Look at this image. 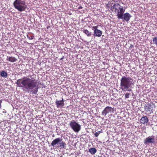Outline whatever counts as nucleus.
Masks as SVG:
<instances>
[{"label": "nucleus", "instance_id": "obj_25", "mask_svg": "<svg viewBox=\"0 0 157 157\" xmlns=\"http://www.w3.org/2000/svg\"><path fill=\"white\" fill-rule=\"evenodd\" d=\"M50 26H48L47 27V29H48L49 28H50Z\"/></svg>", "mask_w": 157, "mask_h": 157}, {"label": "nucleus", "instance_id": "obj_16", "mask_svg": "<svg viewBox=\"0 0 157 157\" xmlns=\"http://www.w3.org/2000/svg\"><path fill=\"white\" fill-rule=\"evenodd\" d=\"M83 32L87 36H90L91 35V33L86 29H84Z\"/></svg>", "mask_w": 157, "mask_h": 157}, {"label": "nucleus", "instance_id": "obj_20", "mask_svg": "<svg viewBox=\"0 0 157 157\" xmlns=\"http://www.w3.org/2000/svg\"><path fill=\"white\" fill-rule=\"evenodd\" d=\"M130 95V94L129 93H126L125 94V97L126 98H129V95Z\"/></svg>", "mask_w": 157, "mask_h": 157}, {"label": "nucleus", "instance_id": "obj_9", "mask_svg": "<svg viewBox=\"0 0 157 157\" xmlns=\"http://www.w3.org/2000/svg\"><path fill=\"white\" fill-rule=\"evenodd\" d=\"M122 17L121 19H124L123 21H125L127 22L129 20L132 16L129 13H126L124 14L123 13Z\"/></svg>", "mask_w": 157, "mask_h": 157}, {"label": "nucleus", "instance_id": "obj_14", "mask_svg": "<svg viewBox=\"0 0 157 157\" xmlns=\"http://www.w3.org/2000/svg\"><path fill=\"white\" fill-rule=\"evenodd\" d=\"M89 152L91 154H94L96 152L97 150L94 147L91 148L89 149Z\"/></svg>", "mask_w": 157, "mask_h": 157}, {"label": "nucleus", "instance_id": "obj_4", "mask_svg": "<svg viewBox=\"0 0 157 157\" xmlns=\"http://www.w3.org/2000/svg\"><path fill=\"white\" fill-rule=\"evenodd\" d=\"M13 4L15 8L20 12L25 11L26 8L25 2L21 0H15Z\"/></svg>", "mask_w": 157, "mask_h": 157}, {"label": "nucleus", "instance_id": "obj_21", "mask_svg": "<svg viewBox=\"0 0 157 157\" xmlns=\"http://www.w3.org/2000/svg\"><path fill=\"white\" fill-rule=\"evenodd\" d=\"M147 108H146L147 109L149 110L151 109V105H150L149 104H148L147 105Z\"/></svg>", "mask_w": 157, "mask_h": 157}, {"label": "nucleus", "instance_id": "obj_3", "mask_svg": "<svg viewBox=\"0 0 157 157\" xmlns=\"http://www.w3.org/2000/svg\"><path fill=\"white\" fill-rule=\"evenodd\" d=\"M111 9L113 11L117 13V16L118 19H121L122 16L124 13L125 10L123 7L121 6L119 3H116L111 6Z\"/></svg>", "mask_w": 157, "mask_h": 157}, {"label": "nucleus", "instance_id": "obj_27", "mask_svg": "<svg viewBox=\"0 0 157 157\" xmlns=\"http://www.w3.org/2000/svg\"><path fill=\"white\" fill-rule=\"evenodd\" d=\"M27 37H28H28H29V36L28 35H27Z\"/></svg>", "mask_w": 157, "mask_h": 157}, {"label": "nucleus", "instance_id": "obj_15", "mask_svg": "<svg viewBox=\"0 0 157 157\" xmlns=\"http://www.w3.org/2000/svg\"><path fill=\"white\" fill-rule=\"evenodd\" d=\"M1 75L5 78H6L7 77L8 75L7 73L5 71H1L0 73Z\"/></svg>", "mask_w": 157, "mask_h": 157}, {"label": "nucleus", "instance_id": "obj_18", "mask_svg": "<svg viewBox=\"0 0 157 157\" xmlns=\"http://www.w3.org/2000/svg\"><path fill=\"white\" fill-rule=\"evenodd\" d=\"M153 43L156 45H157V37H155L153 39Z\"/></svg>", "mask_w": 157, "mask_h": 157}, {"label": "nucleus", "instance_id": "obj_10", "mask_svg": "<svg viewBox=\"0 0 157 157\" xmlns=\"http://www.w3.org/2000/svg\"><path fill=\"white\" fill-rule=\"evenodd\" d=\"M63 99L59 101L56 100V101L55 103L57 108L59 107H63L64 105Z\"/></svg>", "mask_w": 157, "mask_h": 157}, {"label": "nucleus", "instance_id": "obj_24", "mask_svg": "<svg viewBox=\"0 0 157 157\" xmlns=\"http://www.w3.org/2000/svg\"><path fill=\"white\" fill-rule=\"evenodd\" d=\"M82 6H80V7L78 9H82Z\"/></svg>", "mask_w": 157, "mask_h": 157}, {"label": "nucleus", "instance_id": "obj_19", "mask_svg": "<svg viewBox=\"0 0 157 157\" xmlns=\"http://www.w3.org/2000/svg\"><path fill=\"white\" fill-rule=\"evenodd\" d=\"M98 25H97L96 26H93L92 27V29L94 30H98Z\"/></svg>", "mask_w": 157, "mask_h": 157}, {"label": "nucleus", "instance_id": "obj_12", "mask_svg": "<svg viewBox=\"0 0 157 157\" xmlns=\"http://www.w3.org/2000/svg\"><path fill=\"white\" fill-rule=\"evenodd\" d=\"M148 121V119L146 116H144L141 118L140 122L141 123L144 124Z\"/></svg>", "mask_w": 157, "mask_h": 157}, {"label": "nucleus", "instance_id": "obj_7", "mask_svg": "<svg viewBox=\"0 0 157 157\" xmlns=\"http://www.w3.org/2000/svg\"><path fill=\"white\" fill-rule=\"evenodd\" d=\"M155 143L156 140L154 136H149L148 137L146 138L144 142L145 145H147L149 143L154 144Z\"/></svg>", "mask_w": 157, "mask_h": 157}, {"label": "nucleus", "instance_id": "obj_1", "mask_svg": "<svg viewBox=\"0 0 157 157\" xmlns=\"http://www.w3.org/2000/svg\"><path fill=\"white\" fill-rule=\"evenodd\" d=\"M18 87L22 88L26 92L32 94H36L39 87V82L34 78L26 77L18 79L16 82Z\"/></svg>", "mask_w": 157, "mask_h": 157}, {"label": "nucleus", "instance_id": "obj_17", "mask_svg": "<svg viewBox=\"0 0 157 157\" xmlns=\"http://www.w3.org/2000/svg\"><path fill=\"white\" fill-rule=\"evenodd\" d=\"M101 132H102L101 131H98L95 133L94 134V135L95 137H97L99 136V134Z\"/></svg>", "mask_w": 157, "mask_h": 157}, {"label": "nucleus", "instance_id": "obj_23", "mask_svg": "<svg viewBox=\"0 0 157 157\" xmlns=\"http://www.w3.org/2000/svg\"><path fill=\"white\" fill-rule=\"evenodd\" d=\"M109 5H110V4L109 3H108L107 4V5H106V7H109V6H109Z\"/></svg>", "mask_w": 157, "mask_h": 157}, {"label": "nucleus", "instance_id": "obj_28", "mask_svg": "<svg viewBox=\"0 0 157 157\" xmlns=\"http://www.w3.org/2000/svg\"><path fill=\"white\" fill-rule=\"evenodd\" d=\"M63 59V58H62L61 59V60L62 59Z\"/></svg>", "mask_w": 157, "mask_h": 157}, {"label": "nucleus", "instance_id": "obj_5", "mask_svg": "<svg viewBox=\"0 0 157 157\" xmlns=\"http://www.w3.org/2000/svg\"><path fill=\"white\" fill-rule=\"evenodd\" d=\"M62 140L61 138H56L52 141L51 145L53 147L57 146L58 147L64 148L65 147L66 144L65 142L62 141Z\"/></svg>", "mask_w": 157, "mask_h": 157}, {"label": "nucleus", "instance_id": "obj_8", "mask_svg": "<svg viewBox=\"0 0 157 157\" xmlns=\"http://www.w3.org/2000/svg\"><path fill=\"white\" fill-rule=\"evenodd\" d=\"M113 109L110 107L107 106L102 111L101 114L104 116H105L107 114L111 113Z\"/></svg>", "mask_w": 157, "mask_h": 157}, {"label": "nucleus", "instance_id": "obj_13", "mask_svg": "<svg viewBox=\"0 0 157 157\" xmlns=\"http://www.w3.org/2000/svg\"><path fill=\"white\" fill-rule=\"evenodd\" d=\"M6 60L12 62H14L17 60V59L15 57L13 56H7Z\"/></svg>", "mask_w": 157, "mask_h": 157}, {"label": "nucleus", "instance_id": "obj_26", "mask_svg": "<svg viewBox=\"0 0 157 157\" xmlns=\"http://www.w3.org/2000/svg\"><path fill=\"white\" fill-rule=\"evenodd\" d=\"M114 2H117V0H114Z\"/></svg>", "mask_w": 157, "mask_h": 157}, {"label": "nucleus", "instance_id": "obj_22", "mask_svg": "<svg viewBox=\"0 0 157 157\" xmlns=\"http://www.w3.org/2000/svg\"><path fill=\"white\" fill-rule=\"evenodd\" d=\"M34 38V36H31L30 37H28V39L30 40H32Z\"/></svg>", "mask_w": 157, "mask_h": 157}, {"label": "nucleus", "instance_id": "obj_6", "mask_svg": "<svg viewBox=\"0 0 157 157\" xmlns=\"http://www.w3.org/2000/svg\"><path fill=\"white\" fill-rule=\"evenodd\" d=\"M71 128L75 132H78L81 129V125L75 120H72L69 124Z\"/></svg>", "mask_w": 157, "mask_h": 157}, {"label": "nucleus", "instance_id": "obj_11", "mask_svg": "<svg viewBox=\"0 0 157 157\" xmlns=\"http://www.w3.org/2000/svg\"><path fill=\"white\" fill-rule=\"evenodd\" d=\"M102 31L100 30H94L93 35L94 36L100 37L102 35Z\"/></svg>", "mask_w": 157, "mask_h": 157}, {"label": "nucleus", "instance_id": "obj_2", "mask_svg": "<svg viewBox=\"0 0 157 157\" xmlns=\"http://www.w3.org/2000/svg\"><path fill=\"white\" fill-rule=\"evenodd\" d=\"M133 79L131 77L123 76L120 80V88L123 91H130L133 85Z\"/></svg>", "mask_w": 157, "mask_h": 157}]
</instances>
